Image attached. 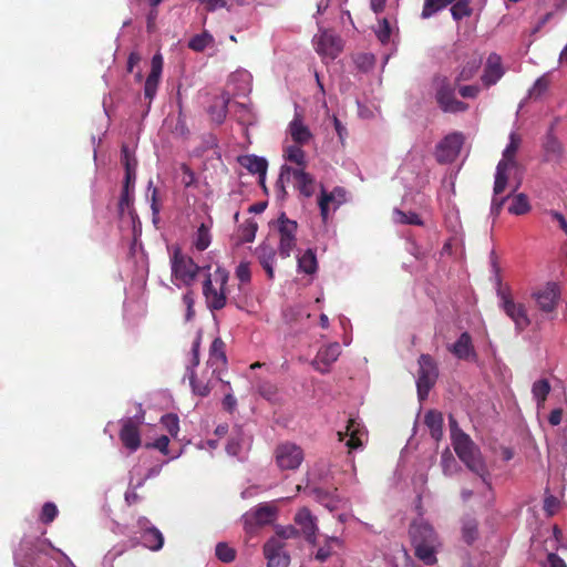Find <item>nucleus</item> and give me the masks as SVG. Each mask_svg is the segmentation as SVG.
<instances>
[{
	"mask_svg": "<svg viewBox=\"0 0 567 567\" xmlns=\"http://www.w3.org/2000/svg\"><path fill=\"white\" fill-rule=\"evenodd\" d=\"M409 533L415 556L427 566L435 565L441 540L433 526L422 520L414 522Z\"/></svg>",
	"mask_w": 567,
	"mask_h": 567,
	"instance_id": "nucleus-1",
	"label": "nucleus"
},
{
	"mask_svg": "<svg viewBox=\"0 0 567 567\" xmlns=\"http://www.w3.org/2000/svg\"><path fill=\"white\" fill-rule=\"evenodd\" d=\"M452 445L456 455L465 466L471 472L478 475L484 483H487L489 474L485 461L480 447L474 443L471 436L465 432H456L453 434Z\"/></svg>",
	"mask_w": 567,
	"mask_h": 567,
	"instance_id": "nucleus-2",
	"label": "nucleus"
},
{
	"mask_svg": "<svg viewBox=\"0 0 567 567\" xmlns=\"http://www.w3.org/2000/svg\"><path fill=\"white\" fill-rule=\"evenodd\" d=\"M291 181L293 182V187L300 195L309 198L315 194L316 181L305 168H293L288 165H282L276 182L278 197L281 199H285L287 196L286 183H290Z\"/></svg>",
	"mask_w": 567,
	"mask_h": 567,
	"instance_id": "nucleus-3",
	"label": "nucleus"
},
{
	"mask_svg": "<svg viewBox=\"0 0 567 567\" xmlns=\"http://www.w3.org/2000/svg\"><path fill=\"white\" fill-rule=\"evenodd\" d=\"M168 249L171 251L169 261L173 284L176 286H192L202 267H199L192 257L186 255L179 246L175 245Z\"/></svg>",
	"mask_w": 567,
	"mask_h": 567,
	"instance_id": "nucleus-4",
	"label": "nucleus"
},
{
	"mask_svg": "<svg viewBox=\"0 0 567 567\" xmlns=\"http://www.w3.org/2000/svg\"><path fill=\"white\" fill-rule=\"evenodd\" d=\"M229 274L226 269L218 267L214 275L208 274L203 282V295L207 307L212 311L223 309L227 303L226 286Z\"/></svg>",
	"mask_w": 567,
	"mask_h": 567,
	"instance_id": "nucleus-5",
	"label": "nucleus"
},
{
	"mask_svg": "<svg viewBox=\"0 0 567 567\" xmlns=\"http://www.w3.org/2000/svg\"><path fill=\"white\" fill-rule=\"evenodd\" d=\"M276 228L279 233L278 252L281 258H288L297 246L298 224L281 213L276 220Z\"/></svg>",
	"mask_w": 567,
	"mask_h": 567,
	"instance_id": "nucleus-6",
	"label": "nucleus"
},
{
	"mask_svg": "<svg viewBox=\"0 0 567 567\" xmlns=\"http://www.w3.org/2000/svg\"><path fill=\"white\" fill-rule=\"evenodd\" d=\"M417 373V395L420 400H424L439 378V369L434 359L430 354H421L419 358Z\"/></svg>",
	"mask_w": 567,
	"mask_h": 567,
	"instance_id": "nucleus-7",
	"label": "nucleus"
},
{
	"mask_svg": "<svg viewBox=\"0 0 567 567\" xmlns=\"http://www.w3.org/2000/svg\"><path fill=\"white\" fill-rule=\"evenodd\" d=\"M276 507L264 503L251 508L243 515V524L247 534H255L259 528L271 524L276 519Z\"/></svg>",
	"mask_w": 567,
	"mask_h": 567,
	"instance_id": "nucleus-8",
	"label": "nucleus"
},
{
	"mask_svg": "<svg viewBox=\"0 0 567 567\" xmlns=\"http://www.w3.org/2000/svg\"><path fill=\"white\" fill-rule=\"evenodd\" d=\"M435 99L445 113H461L468 109L466 103L455 97V89L445 76L437 80Z\"/></svg>",
	"mask_w": 567,
	"mask_h": 567,
	"instance_id": "nucleus-9",
	"label": "nucleus"
},
{
	"mask_svg": "<svg viewBox=\"0 0 567 567\" xmlns=\"http://www.w3.org/2000/svg\"><path fill=\"white\" fill-rule=\"evenodd\" d=\"M303 458V450L292 442L280 443L275 450L276 464L282 471H295L299 468Z\"/></svg>",
	"mask_w": 567,
	"mask_h": 567,
	"instance_id": "nucleus-10",
	"label": "nucleus"
},
{
	"mask_svg": "<svg viewBox=\"0 0 567 567\" xmlns=\"http://www.w3.org/2000/svg\"><path fill=\"white\" fill-rule=\"evenodd\" d=\"M464 136L460 132L447 134L435 147V158L440 164L452 163L460 154Z\"/></svg>",
	"mask_w": 567,
	"mask_h": 567,
	"instance_id": "nucleus-11",
	"label": "nucleus"
},
{
	"mask_svg": "<svg viewBox=\"0 0 567 567\" xmlns=\"http://www.w3.org/2000/svg\"><path fill=\"white\" fill-rule=\"evenodd\" d=\"M145 412L141 411L135 417L123 420L120 431V440L122 444L130 451H136L141 446L140 425L144 422Z\"/></svg>",
	"mask_w": 567,
	"mask_h": 567,
	"instance_id": "nucleus-12",
	"label": "nucleus"
},
{
	"mask_svg": "<svg viewBox=\"0 0 567 567\" xmlns=\"http://www.w3.org/2000/svg\"><path fill=\"white\" fill-rule=\"evenodd\" d=\"M538 309L545 313L553 315L560 299V289L555 282H547L545 286L533 292Z\"/></svg>",
	"mask_w": 567,
	"mask_h": 567,
	"instance_id": "nucleus-13",
	"label": "nucleus"
},
{
	"mask_svg": "<svg viewBox=\"0 0 567 567\" xmlns=\"http://www.w3.org/2000/svg\"><path fill=\"white\" fill-rule=\"evenodd\" d=\"M501 307L504 310V312L514 321L516 330L523 331L526 329L530 320L527 316V310L523 303H516L513 298L505 293L501 292Z\"/></svg>",
	"mask_w": 567,
	"mask_h": 567,
	"instance_id": "nucleus-14",
	"label": "nucleus"
},
{
	"mask_svg": "<svg viewBox=\"0 0 567 567\" xmlns=\"http://www.w3.org/2000/svg\"><path fill=\"white\" fill-rule=\"evenodd\" d=\"M285 544L277 537H271L264 545V555L267 559V567H288L289 555L284 551Z\"/></svg>",
	"mask_w": 567,
	"mask_h": 567,
	"instance_id": "nucleus-15",
	"label": "nucleus"
},
{
	"mask_svg": "<svg viewBox=\"0 0 567 567\" xmlns=\"http://www.w3.org/2000/svg\"><path fill=\"white\" fill-rule=\"evenodd\" d=\"M226 344L221 338H215L209 348V358L207 365L212 368V377L224 382L220 374L227 367V357L225 352Z\"/></svg>",
	"mask_w": 567,
	"mask_h": 567,
	"instance_id": "nucleus-16",
	"label": "nucleus"
},
{
	"mask_svg": "<svg viewBox=\"0 0 567 567\" xmlns=\"http://www.w3.org/2000/svg\"><path fill=\"white\" fill-rule=\"evenodd\" d=\"M316 50L320 55L334 59L342 51V41L332 31L324 30L317 37Z\"/></svg>",
	"mask_w": 567,
	"mask_h": 567,
	"instance_id": "nucleus-17",
	"label": "nucleus"
},
{
	"mask_svg": "<svg viewBox=\"0 0 567 567\" xmlns=\"http://www.w3.org/2000/svg\"><path fill=\"white\" fill-rule=\"evenodd\" d=\"M542 152L544 162L559 164L564 158L565 148L556 134L546 133L542 140Z\"/></svg>",
	"mask_w": 567,
	"mask_h": 567,
	"instance_id": "nucleus-18",
	"label": "nucleus"
},
{
	"mask_svg": "<svg viewBox=\"0 0 567 567\" xmlns=\"http://www.w3.org/2000/svg\"><path fill=\"white\" fill-rule=\"evenodd\" d=\"M340 353L341 348L339 343L333 342L324 346L318 351L315 360L312 361V365L319 372L327 373L330 365L338 360Z\"/></svg>",
	"mask_w": 567,
	"mask_h": 567,
	"instance_id": "nucleus-19",
	"label": "nucleus"
},
{
	"mask_svg": "<svg viewBox=\"0 0 567 567\" xmlns=\"http://www.w3.org/2000/svg\"><path fill=\"white\" fill-rule=\"evenodd\" d=\"M163 71V58L159 53L155 54L152 58L151 61V72L146 78L145 85H144V95L150 101L153 100V97L156 94L159 79Z\"/></svg>",
	"mask_w": 567,
	"mask_h": 567,
	"instance_id": "nucleus-20",
	"label": "nucleus"
},
{
	"mask_svg": "<svg viewBox=\"0 0 567 567\" xmlns=\"http://www.w3.org/2000/svg\"><path fill=\"white\" fill-rule=\"evenodd\" d=\"M504 69L502 66L501 56L496 53L489 54L486 61V65L481 78L483 84L486 87H489L497 83V81L503 76Z\"/></svg>",
	"mask_w": 567,
	"mask_h": 567,
	"instance_id": "nucleus-21",
	"label": "nucleus"
},
{
	"mask_svg": "<svg viewBox=\"0 0 567 567\" xmlns=\"http://www.w3.org/2000/svg\"><path fill=\"white\" fill-rule=\"evenodd\" d=\"M452 353L460 360H476L472 337L468 332H463L451 348Z\"/></svg>",
	"mask_w": 567,
	"mask_h": 567,
	"instance_id": "nucleus-22",
	"label": "nucleus"
},
{
	"mask_svg": "<svg viewBox=\"0 0 567 567\" xmlns=\"http://www.w3.org/2000/svg\"><path fill=\"white\" fill-rule=\"evenodd\" d=\"M295 522L301 527V530L309 543H315L316 539V518L311 515L310 511L306 507L301 508L295 516Z\"/></svg>",
	"mask_w": 567,
	"mask_h": 567,
	"instance_id": "nucleus-23",
	"label": "nucleus"
},
{
	"mask_svg": "<svg viewBox=\"0 0 567 567\" xmlns=\"http://www.w3.org/2000/svg\"><path fill=\"white\" fill-rule=\"evenodd\" d=\"M256 257L262 268L265 269L269 279L274 278V264L276 259L275 248L266 243H262L256 248Z\"/></svg>",
	"mask_w": 567,
	"mask_h": 567,
	"instance_id": "nucleus-24",
	"label": "nucleus"
},
{
	"mask_svg": "<svg viewBox=\"0 0 567 567\" xmlns=\"http://www.w3.org/2000/svg\"><path fill=\"white\" fill-rule=\"evenodd\" d=\"M289 134L292 141L298 145H306L312 138L309 127L303 124L300 115H296L289 123Z\"/></svg>",
	"mask_w": 567,
	"mask_h": 567,
	"instance_id": "nucleus-25",
	"label": "nucleus"
},
{
	"mask_svg": "<svg viewBox=\"0 0 567 567\" xmlns=\"http://www.w3.org/2000/svg\"><path fill=\"white\" fill-rule=\"evenodd\" d=\"M239 164L252 174H258L260 183H264L268 163L264 157L256 155H244L238 158Z\"/></svg>",
	"mask_w": 567,
	"mask_h": 567,
	"instance_id": "nucleus-26",
	"label": "nucleus"
},
{
	"mask_svg": "<svg viewBox=\"0 0 567 567\" xmlns=\"http://www.w3.org/2000/svg\"><path fill=\"white\" fill-rule=\"evenodd\" d=\"M142 545L150 550L157 551L164 545V536L159 529L154 526L146 527L141 535Z\"/></svg>",
	"mask_w": 567,
	"mask_h": 567,
	"instance_id": "nucleus-27",
	"label": "nucleus"
},
{
	"mask_svg": "<svg viewBox=\"0 0 567 567\" xmlns=\"http://www.w3.org/2000/svg\"><path fill=\"white\" fill-rule=\"evenodd\" d=\"M424 424L429 427L431 436L439 441L443 435V415L436 410H430L424 415Z\"/></svg>",
	"mask_w": 567,
	"mask_h": 567,
	"instance_id": "nucleus-28",
	"label": "nucleus"
},
{
	"mask_svg": "<svg viewBox=\"0 0 567 567\" xmlns=\"http://www.w3.org/2000/svg\"><path fill=\"white\" fill-rule=\"evenodd\" d=\"M482 65V58L480 55L473 54L468 58V60L462 65L455 82L468 81L474 78Z\"/></svg>",
	"mask_w": 567,
	"mask_h": 567,
	"instance_id": "nucleus-29",
	"label": "nucleus"
},
{
	"mask_svg": "<svg viewBox=\"0 0 567 567\" xmlns=\"http://www.w3.org/2000/svg\"><path fill=\"white\" fill-rule=\"evenodd\" d=\"M357 422L355 420L353 419H349L348 420V425L346 427V431L342 432V431H339L338 432V437H339V441H343L347 436H349V440L347 441L346 445L350 449V450H354L357 447H359L361 445V441L358 436L359 434V430L357 427Z\"/></svg>",
	"mask_w": 567,
	"mask_h": 567,
	"instance_id": "nucleus-30",
	"label": "nucleus"
},
{
	"mask_svg": "<svg viewBox=\"0 0 567 567\" xmlns=\"http://www.w3.org/2000/svg\"><path fill=\"white\" fill-rule=\"evenodd\" d=\"M298 267L299 270L307 274L312 275L318 269L317 256L313 249H307L301 256L298 258Z\"/></svg>",
	"mask_w": 567,
	"mask_h": 567,
	"instance_id": "nucleus-31",
	"label": "nucleus"
},
{
	"mask_svg": "<svg viewBox=\"0 0 567 567\" xmlns=\"http://www.w3.org/2000/svg\"><path fill=\"white\" fill-rule=\"evenodd\" d=\"M189 383L194 394L199 396H207L213 388L212 379L197 378L194 371L190 372Z\"/></svg>",
	"mask_w": 567,
	"mask_h": 567,
	"instance_id": "nucleus-32",
	"label": "nucleus"
},
{
	"mask_svg": "<svg viewBox=\"0 0 567 567\" xmlns=\"http://www.w3.org/2000/svg\"><path fill=\"white\" fill-rule=\"evenodd\" d=\"M341 547V540L338 537H329L324 545L321 546L316 554V559L319 561H326L329 557L337 553V549Z\"/></svg>",
	"mask_w": 567,
	"mask_h": 567,
	"instance_id": "nucleus-33",
	"label": "nucleus"
},
{
	"mask_svg": "<svg viewBox=\"0 0 567 567\" xmlns=\"http://www.w3.org/2000/svg\"><path fill=\"white\" fill-rule=\"evenodd\" d=\"M343 193V189L340 187H337L331 193H327L323 188L321 189V194L318 200V205L320 208V215L323 220L328 218L329 213V205L331 203L336 202V194L341 195Z\"/></svg>",
	"mask_w": 567,
	"mask_h": 567,
	"instance_id": "nucleus-34",
	"label": "nucleus"
},
{
	"mask_svg": "<svg viewBox=\"0 0 567 567\" xmlns=\"http://www.w3.org/2000/svg\"><path fill=\"white\" fill-rule=\"evenodd\" d=\"M532 209L528 197L519 193L512 198V204L508 212L513 215L520 216L527 214Z\"/></svg>",
	"mask_w": 567,
	"mask_h": 567,
	"instance_id": "nucleus-35",
	"label": "nucleus"
},
{
	"mask_svg": "<svg viewBox=\"0 0 567 567\" xmlns=\"http://www.w3.org/2000/svg\"><path fill=\"white\" fill-rule=\"evenodd\" d=\"M214 43V38L208 31L195 34L188 42V48L195 52H203L207 47Z\"/></svg>",
	"mask_w": 567,
	"mask_h": 567,
	"instance_id": "nucleus-36",
	"label": "nucleus"
},
{
	"mask_svg": "<svg viewBox=\"0 0 567 567\" xmlns=\"http://www.w3.org/2000/svg\"><path fill=\"white\" fill-rule=\"evenodd\" d=\"M478 537V523L474 518H467L462 524V539L472 545Z\"/></svg>",
	"mask_w": 567,
	"mask_h": 567,
	"instance_id": "nucleus-37",
	"label": "nucleus"
},
{
	"mask_svg": "<svg viewBox=\"0 0 567 567\" xmlns=\"http://www.w3.org/2000/svg\"><path fill=\"white\" fill-rule=\"evenodd\" d=\"M454 0H424L421 17L429 19L449 4L453 3Z\"/></svg>",
	"mask_w": 567,
	"mask_h": 567,
	"instance_id": "nucleus-38",
	"label": "nucleus"
},
{
	"mask_svg": "<svg viewBox=\"0 0 567 567\" xmlns=\"http://www.w3.org/2000/svg\"><path fill=\"white\" fill-rule=\"evenodd\" d=\"M302 145H290L285 150V157L287 161L297 164L298 168L306 167V153L301 148Z\"/></svg>",
	"mask_w": 567,
	"mask_h": 567,
	"instance_id": "nucleus-39",
	"label": "nucleus"
},
{
	"mask_svg": "<svg viewBox=\"0 0 567 567\" xmlns=\"http://www.w3.org/2000/svg\"><path fill=\"white\" fill-rule=\"evenodd\" d=\"M549 392H550V384H549L548 380H546V379L538 380L533 384L532 393H533L535 400L537 401L538 406L544 404Z\"/></svg>",
	"mask_w": 567,
	"mask_h": 567,
	"instance_id": "nucleus-40",
	"label": "nucleus"
},
{
	"mask_svg": "<svg viewBox=\"0 0 567 567\" xmlns=\"http://www.w3.org/2000/svg\"><path fill=\"white\" fill-rule=\"evenodd\" d=\"M473 10L471 8L470 0H457L451 7V14L455 21H461L464 18H467L472 14Z\"/></svg>",
	"mask_w": 567,
	"mask_h": 567,
	"instance_id": "nucleus-41",
	"label": "nucleus"
},
{
	"mask_svg": "<svg viewBox=\"0 0 567 567\" xmlns=\"http://www.w3.org/2000/svg\"><path fill=\"white\" fill-rule=\"evenodd\" d=\"M441 466L444 475L451 476L457 472L460 466L457 465L455 457L449 447H446L441 455Z\"/></svg>",
	"mask_w": 567,
	"mask_h": 567,
	"instance_id": "nucleus-42",
	"label": "nucleus"
},
{
	"mask_svg": "<svg viewBox=\"0 0 567 567\" xmlns=\"http://www.w3.org/2000/svg\"><path fill=\"white\" fill-rule=\"evenodd\" d=\"M209 245H210L209 228L205 224H202L196 231L194 246L198 251H204L205 249L208 248Z\"/></svg>",
	"mask_w": 567,
	"mask_h": 567,
	"instance_id": "nucleus-43",
	"label": "nucleus"
},
{
	"mask_svg": "<svg viewBox=\"0 0 567 567\" xmlns=\"http://www.w3.org/2000/svg\"><path fill=\"white\" fill-rule=\"evenodd\" d=\"M393 218L396 223L404 224V225L420 226L423 224L421 217L416 213H413V212L405 213L400 209H395L393 212Z\"/></svg>",
	"mask_w": 567,
	"mask_h": 567,
	"instance_id": "nucleus-44",
	"label": "nucleus"
},
{
	"mask_svg": "<svg viewBox=\"0 0 567 567\" xmlns=\"http://www.w3.org/2000/svg\"><path fill=\"white\" fill-rule=\"evenodd\" d=\"M147 188H148V190H152V194H151L152 221L155 226H157V224L159 223V212H161L158 189L156 187H153L152 181L148 182Z\"/></svg>",
	"mask_w": 567,
	"mask_h": 567,
	"instance_id": "nucleus-45",
	"label": "nucleus"
},
{
	"mask_svg": "<svg viewBox=\"0 0 567 567\" xmlns=\"http://www.w3.org/2000/svg\"><path fill=\"white\" fill-rule=\"evenodd\" d=\"M161 423L164 429L172 435L176 436L179 431V419L174 413L165 414L161 417Z\"/></svg>",
	"mask_w": 567,
	"mask_h": 567,
	"instance_id": "nucleus-46",
	"label": "nucleus"
},
{
	"mask_svg": "<svg viewBox=\"0 0 567 567\" xmlns=\"http://www.w3.org/2000/svg\"><path fill=\"white\" fill-rule=\"evenodd\" d=\"M215 553L217 558L223 563H231L236 558V550L226 543H218Z\"/></svg>",
	"mask_w": 567,
	"mask_h": 567,
	"instance_id": "nucleus-47",
	"label": "nucleus"
},
{
	"mask_svg": "<svg viewBox=\"0 0 567 567\" xmlns=\"http://www.w3.org/2000/svg\"><path fill=\"white\" fill-rule=\"evenodd\" d=\"M258 225L255 220L248 219L240 228V239L244 243H251L256 237Z\"/></svg>",
	"mask_w": 567,
	"mask_h": 567,
	"instance_id": "nucleus-48",
	"label": "nucleus"
},
{
	"mask_svg": "<svg viewBox=\"0 0 567 567\" xmlns=\"http://www.w3.org/2000/svg\"><path fill=\"white\" fill-rule=\"evenodd\" d=\"M256 391L266 400H272L277 393V386L269 381H258L255 384Z\"/></svg>",
	"mask_w": 567,
	"mask_h": 567,
	"instance_id": "nucleus-49",
	"label": "nucleus"
},
{
	"mask_svg": "<svg viewBox=\"0 0 567 567\" xmlns=\"http://www.w3.org/2000/svg\"><path fill=\"white\" fill-rule=\"evenodd\" d=\"M58 515V507L55 504L48 502L42 506V511L40 514V520L43 524H50L52 523Z\"/></svg>",
	"mask_w": 567,
	"mask_h": 567,
	"instance_id": "nucleus-50",
	"label": "nucleus"
},
{
	"mask_svg": "<svg viewBox=\"0 0 567 567\" xmlns=\"http://www.w3.org/2000/svg\"><path fill=\"white\" fill-rule=\"evenodd\" d=\"M549 86V79L547 75H543L536 80L533 87L529 91V96L537 99L547 91Z\"/></svg>",
	"mask_w": 567,
	"mask_h": 567,
	"instance_id": "nucleus-51",
	"label": "nucleus"
},
{
	"mask_svg": "<svg viewBox=\"0 0 567 567\" xmlns=\"http://www.w3.org/2000/svg\"><path fill=\"white\" fill-rule=\"evenodd\" d=\"M520 138L515 133H512L509 136V143L503 152V156L507 158L515 159V155L519 148Z\"/></svg>",
	"mask_w": 567,
	"mask_h": 567,
	"instance_id": "nucleus-52",
	"label": "nucleus"
},
{
	"mask_svg": "<svg viewBox=\"0 0 567 567\" xmlns=\"http://www.w3.org/2000/svg\"><path fill=\"white\" fill-rule=\"evenodd\" d=\"M121 155H122V163L125 167V171H127V169L136 171L137 162H136L134 155L131 153L127 145H122Z\"/></svg>",
	"mask_w": 567,
	"mask_h": 567,
	"instance_id": "nucleus-53",
	"label": "nucleus"
},
{
	"mask_svg": "<svg viewBox=\"0 0 567 567\" xmlns=\"http://www.w3.org/2000/svg\"><path fill=\"white\" fill-rule=\"evenodd\" d=\"M559 506H560V502L556 496H554L551 494H548L545 496L544 511L547 513L548 516H553L554 514H556Z\"/></svg>",
	"mask_w": 567,
	"mask_h": 567,
	"instance_id": "nucleus-54",
	"label": "nucleus"
},
{
	"mask_svg": "<svg viewBox=\"0 0 567 567\" xmlns=\"http://www.w3.org/2000/svg\"><path fill=\"white\" fill-rule=\"evenodd\" d=\"M181 169L183 172L182 184L185 187L193 186L195 184V182H196L195 173L186 164H182Z\"/></svg>",
	"mask_w": 567,
	"mask_h": 567,
	"instance_id": "nucleus-55",
	"label": "nucleus"
},
{
	"mask_svg": "<svg viewBox=\"0 0 567 567\" xmlns=\"http://www.w3.org/2000/svg\"><path fill=\"white\" fill-rule=\"evenodd\" d=\"M236 277L240 282L246 284L250 281L251 274L247 262H240L236 268Z\"/></svg>",
	"mask_w": 567,
	"mask_h": 567,
	"instance_id": "nucleus-56",
	"label": "nucleus"
},
{
	"mask_svg": "<svg viewBox=\"0 0 567 567\" xmlns=\"http://www.w3.org/2000/svg\"><path fill=\"white\" fill-rule=\"evenodd\" d=\"M507 182H508L507 174H501V173L495 174V182H494V188H493L495 196L502 194L505 190V188L507 186Z\"/></svg>",
	"mask_w": 567,
	"mask_h": 567,
	"instance_id": "nucleus-57",
	"label": "nucleus"
},
{
	"mask_svg": "<svg viewBox=\"0 0 567 567\" xmlns=\"http://www.w3.org/2000/svg\"><path fill=\"white\" fill-rule=\"evenodd\" d=\"M390 35H391V28H390V23L386 19H383L381 22H380V28L377 32V37L378 39L382 42V43H385L389 41L390 39Z\"/></svg>",
	"mask_w": 567,
	"mask_h": 567,
	"instance_id": "nucleus-58",
	"label": "nucleus"
},
{
	"mask_svg": "<svg viewBox=\"0 0 567 567\" xmlns=\"http://www.w3.org/2000/svg\"><path fill=\"white\" fill-rule=\"evenodd\" d=\"M202 342V334L198 333L192 344V367L195 368L199 364V349Z\"/></svg>",
	"mask_w": 567,
	"mask_h": 567,
	"instance_id": "nucleus-59",
	"label": "nucleus"
},
{
	"mask_svg": "<svg viewBox=\"0 0 567 567\" xmlns=\"http://www.w3.org/2000/svg\"><path fill=\"white\" fill-rule=\"evenodd\" d=\"M131 190L122 189L121 198L118 202V209L123 214L125 209H130L133 204V198L131 196Z\"/></svg>",
	"mask_w": 567,
	"mask_h": 567,
	"instance_id": "nucleus-60",
	"label": "nucleus"
},
{
	"mask_svg": "<svg viewBox=\"0 0 567 567\" xmlns=\"http://www.w3.org/2000/svg\"><path fill=\"white\" fill-rule=\"evenodd\" d=\"M458 93L464 99H475L480 93V87L477 85H464L460 87Z\"/></svg>",
	"mask_w": 567,
	"mask_h": 567,
	"instance_id": "nucleus-61",
	"label": "nucleus"
},
{
	"mask_svg": "<svg viewBox=\"0 0 567 567\" xmlns=\"http://www.w3.org/2000/svg\"><path fill=\"white\" fill-rule=\"evenodd\" d=\"M516 164L515 159L504 157L498 162L496 166V174H507V171Z\"/></svg>",
	"mask_w": 567,
	"mask_h": 567,
	"instance_id": "nucleus-62",
	"label": "nucleus"
},
{
	"mask_svg": "<svg viewBox=\"0 0 567 567\" xmlns=\"http://www.w3.org/2000/svg\"><path fill=\"white\" fill-rule=\"evenodd\" d=\"M544 567H567L565 561L554 553L548 554L547 560Z\"/></svg>",
	"mask_w": 567,
	"mask_h": 567,
	"instance_id": "nucleus-63",
	"label": "nucleus"
},
{
	"mask_svg": "<svg viewBox=\"0 0 567 567\" xmlns=\"http://www.w3.org/2000/svg\"><path fill=\"white\" fill-rule=\"evenodd\" d=\"M169 439L166 435H162L155 440L153 446L161 451L164 455L168 454Z\"/></svg>",
	"mask_w": 567,
	"mask_h": 567,
	"instance_id": "nucleus-64",
	"label": "nucleus"
}]
</instances>
